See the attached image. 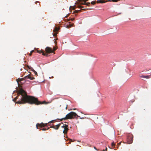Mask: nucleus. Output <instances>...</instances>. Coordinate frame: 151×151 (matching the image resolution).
I'll list each match as a JSON object with an SVG mask.
<instances>
[{"instance_id": "f257e3e1", "label": "nucleus", "mask_w": 151, "mask_h": 151, "mask_svg": "<svg viewBox=\"0 0 151 151\" xmlns=\"http://www.w3.org/2000/svg\"><path fill=\"white\" fill-rule=\"evenodd\" d=\"M18 96L13 99V101L15 102L17 99L18 98L19 100L16 102L18 104H22L27 103L31 104L38 105L44 104L45 102V101L42 102L39 101L37 98L34 96L27 95L26 92L22 88L18 91Z\"/></svg>"}, {"instance_id": "f03ea898", "label": "nucleus", "mask_w": 151, "mask_h": 151, "mask_svg": "<svg viewBox=\"0 0 151 151\" xmlns=\"http://www.w3.org/2000/svg\"><path fill=\"white\" fill-rule=\"evenodd\" d=\"M77 116L78 117H80V116L77 115L76 113L71 111L67 114L65 117L60 119V120L62 121L63 120L73 119Z\"/></svg>"}, {"instance_id": "7ed1b4c3", "label": "nucleus", "mask_w": 151, "mask_h": 151, "mask_svg": "<svg viewBox=\"0 0 151 151\" xmlns=\"http://www.w3.org/2000/svg\"><path fill=\"white\" fill-rule=\"evenodd\" d=\"M133 136L132 134H129L127 136V141L128 144H130L132 143Z\"/></svg>"}, {"instance_id": "20e7f679", "label": "nucleus", "mask_w": 151, "mask_h": 151, "mask_svg": "<svg viewBox=\"0 0 151 151\" xmlns=\"http://www.w3.org/2000/svg\"><path fill=\"white\" fill-rule=\"evenodd\" d=\"M47 125V123H41L40 124L37 123L36 124V127L37 129H40V128H42V127H44Z\"/></svg>"}, {"instance_id": "39448f33", "label": "nucleus", "mask_w": 151, "mask_h": 151, "mask_svg": "<svg viewBox=\"0 0 151 151\" xmlns=\"http://www.w3.org/2000/svg\"><path fill=\"white\" fill-rule=\"evenodd\" d=\"M45 51L46 52L45 53H46L47 54H48L47 53L53 52V51H52V48L48 47H47L45 48Z\"/></svg>"}, {"instance_id": "423d86ee", "label": "nucleus", "mask_w": 151, "mask_h": 151, "mask_svg": "<svg viewBox=\"0 0 151 151\" xmlns=\"http://www.w3.org/2000/svg\"><path fill=\"white\" fill-rule=\"evenodd\" d=\"M37 52L39 53H42V55L46 56H49L48 54H47L46 53H45L43 50H37Z\"/></svg>"}, {"instance_id": "0eeeda50", "label": "nucleus", "mask_w": 151, "mask_h": 151, "mask_svg": "<svg viewBox=\"0 0 151 151\" xmlns=\"http://www.w3.org/2000/svg\"><path fill=\"white\" fill-rule=\"evenodd\" d=\"M61 124H59L57 125H53L52 126L50 127V128H52L56 130H57L59 129Z\"/></svg>"}, {"instance_id": "6e6552de", "label": "nucleus", "mask_w": 151, "mask_h": 151, "mask_svg": "<svg viewBox=\"0 0 151 151\" xmlns=\"http://www.w3.org/2000/svg\"><path fill=\"white\" fill-rule=\"evenodd\" d=\"M25 79H30L31 80H33L35 79L34 77H32L30 75H29L24 77Z\"/></svg>"}, {"instance_id": "1a4fd4ad", "label": "nucleus", "mask_w": 151, "mask_h": 151, "mask_svg": "<svg viewBox=\"0 0 151 151\" xmlns=\"http://www.w3.org/2000/svg\"><path fill=\"white\" fill-rule=\"evenodd\" d=\"M68 127H65L64 129V130L63 131V133L65 134H66L68 131L69 130L68 128Z\"/></svg>"}, {"instance_id": "9d476101", "label": "nucleus", "mask_w": 151, "mask_h": 151, "mask_svg": "<svg viewBox=\"0 0 151 151\" xmlns=\"http://www.w3.org/2000/svg\"><path fill=\"white\" fill-rule=\"evenodd\" d=\"M24 80V79L22 78H18V79H17V81L18 83V84H19V83H20L21 84L22 83L21 82V81H22Z\"/></svg>"}, {"instance_id": "9b49d317", "label": "nucleus", "mask_w": 151, "mask_h": 151, "mask_svg": "<svg viewBox=\"0 0 151 151\" xmlns=\"http://www.w3.org/2000/svg\"><path fill=\"white\" fill-rule=\"evenodd\" d=\"M105 1L100 0H98L96 1V3H105Z\"/></svg>"}, {"instance_id": "f8f14e48", "label": "nucleus", "mask_w": 151, "mask_h": 151, "mask_svg": "<svg viewBox=\"0 0 151 151\" xmlns=\"http://www.w3.org/2000/svg\"><path fill=\"white\" fill-rule=\"evenodd\" d=\"M59 27H55V29L53 30V32H57L59 30Z\"/></svg>"}, {"instance_id": "ddd939ff", "label": "nucleus", "mask_w": 151, "mask_h": 151, "mask_svg": "<svg viewBox=\"0 0 151 151\" xmlns=\"http://www.w3.org/2000/svg\"><path fill=\"white\" fill-rule=\"evenodd\" d=\"M140 77L141 78H150V76H140Z\"/></svg>"}, {"instance_id": "4468645a", "label": "nucleus", "mask_w": 151, "mask_h": 151, "mask_svg": "<svg viewBox=\"0 0 151 151\" xmlns=\"http://www.w3.org/2000/svg\"><path fill=\"white\" fill-rule=\"evenodd\" d=\"M68 125H66V124H63V126H61V127L63 128H64V129L66 127H68Z\"/></svg>"}, {"instance_id": "2eb2a0df", "label": "nucleus", "mask_w": 151, "mask_h": 151, "mask_svg": "<svg viewBox=\"0 0 151 151\" xmlns=\"http://www.w3.org/2000/svg\"><path fill=\"white\" fill-rule=\"evenodd\" d=\"M115 143H114V142H112L111 143V146L112 147H114V148H115Z\"/></svg>"}, {"instance_id": "dca6fc26", "label": "nucleus", "mask_w": 151, "mask_h": 151, "mask_svg": "<svg viewBox=\"0 0 151 151\" xmlns=\"http://www.w3.org/2000/svg\"><path fill=\"white\" fill-rule=\"evenodd\" d=\"M50 128L49 127H48L47 128V129H45V128H43V129H42V128H40V129L41 130H48V129H49Z\"/></svg>"}, {"instance_id": "f3484780", "label": "nucleus", "mask_w": 151, "mask_h": 151, "mask_svg": "<svg viewBox=\"0 0 151 151\" xmlns=\"http://www.w3.org/2000/svg\"><path fill=\"white\" fill-rule=\"evenodd\" d=\"M81 10H75L74 12H73L75 13H77L79 12H81Z\"/></svg>"}, {"instance_id": "a211bd4d", "label": "nucleus", "mask_w": 151, "mask_h": 151, "mask_svg": "<svg viewBox=\"0 0 151 151\" xmlns=\"http://www.w3.org/2000/svg\"><path fill=\"white\" fill-rule=\"evenodd\" d=\"M32 70V71H33L34 72V73H35V75H37V72L35 71L33 69Z\"/></svg>"}, {"instance_id": "6ab92c4d", "label": "nucleus", "mask_w": 151, "mask_h": 151, "mask_svg": "<svg viewBox=\"0 0 151 151\" xmlns=\"http://www.w3.org/2000/svg\"><path fill=\"white\" fill-rule=\"evenodd\" d=\"M57 34L58 32H54L53 33V35L54 36H55Z\"/></svg>"}, {"instance_id": "aec40b11", "label": "nucleus", "mask_w": 151, "mask_h": 151, "mask_svg": "<svg viewBox=\"0 0 151 151\" xmlns=\"http://www.w3.org/2000/svg\"><path fill=\"white\" fill-rule=\"evenodd\" d=\"M57 48L54 47L53 48V50H52V51H53V52L55 51V50L57 49Z\"/></svg>"}, {"instance_id": "412c9836", "label": "nucleus", "mask_w": 151, "mask_h": 151, "mask_svg": "<svg viewBox=\"0 0 151 151\" xmlns=\"http://www.w3.org/2000/svg\"><path fill=\"white\" fill-rule=\"evenodd\" d=\"M95 1H92L91 2V4H92L94 5L96 4Z\"/></svg>"}, {"instance_id": "4be33fe9", "label": "nucleus", "mask_w": 151, "mask_h": 151, "mask_svg": "<svg viewBox=\"0 0 151 151\" xmlns=\"http://www.w3.org/2000/svg\"><path fill=\"white\" fill-rule=\"evenodd\" d=\"M34 52V50H32L31 52H30V53L29 54V55L30 56H31L32 55V53L33 52Z\"/></svg>"}, {"instance_id": "5701e85b", "label": "nucleus", "mask_w": 151, "mask_h": 151, "mask_svg": "<svg viewBox=\"0 0 151 151\" xmlns=\"http://www.w3.org/2000/svg\"><path fill=\"white\" fill-rule=\"evenodd\" d=\"M113 2H116L119 1V0H111Z\"/></svg>"}, {"instance_id": "b1692460", "label": "nucleus", "mask_w": 151, "mask_h": 151, "mask_svg": "<svg viewBox=\"0 0 151 151\" xmlns=\"http://www.w3.org/2000/svg\"><path fill=\"white\" fill-rule=\"evenodd\" d=\"M78 7L79 8H83V6H81L80 5H79L78 6Z\"/></svg>"}, {"instance_id": "393cba45", "label": "nucleus", "mask_w": 151, "mask_h": 151, "mask_svg": "<svg viewBox=\"0 0 151 151\" xmlns=\"http://www.w3.org/2000/svg\"><path fill=\"white\" fill-rule=\"evenodd\" d=\"M55 121V120H52L51 121H50L49 122V123H53Z\"/></svg>"}, {"instance_id": "a878e982", "label": "nucleus", "mask_w": 151, "mask_h": 151, "mask_svg": "<svg viewBox=\"0 0 151 151\" xmlns=\"http://www.w3.org/2000/svg\"><path fill=\"white\" fill-rule=\"evenodd\" d=\"M75 9V6H73L72 7V9L73 10H74Z\"/></svg>"}, {"instance_id": "bb28decb", "label": "nucleus", "mask_w": 151, "mask_h": 151, "mask_svg": "<svg viewBox=\"0 0 151 151\" xmlns=\"http://www.w3.org/2000/svg\"><path fill=\"white\" fill-rule=\"evenodd\" d=\"M107 148L106 147L105 150H104L102 151H107Z\"/></svg>"}, {"instance_id": "cd10ccee", "label": "nucleus", "mask_w": 151, "mask_h": 151, "mask_svg": "<svg viewBox=\"0 0 151 151\" xmlns=\"http://www.w3.org/2000/svg\"><path fill=\"white\" fill-rule=\"evenodd\" d=\"M74 18H72L71 19V20L72 21H73V20H74Z\"/></svg>"}, {"instance_id": "c85d7f7f", "label": "nucleus", "mask_w": 151, "mask_h": 151, "mask_svg": "<svg viewBox=\"0 0 151 151\" xmlns=\"http://www.w3.org/2000/svg\"><path fill=\"white\" fill-rule=\"evenodd\" d=\"M121 143V142H120L119 143H118L117 144L118 145H120Z\"/></svg>"}, {"instance_id": "c756f323", "label": "nucleus", "mask_w": 151, "mask_h": 151, "mask_svg": "<svg viewBox=\"0 0 151 151\" xmlns=\"http://www.w3.org/2000/svg\"><path fill=\"white\" fill-rule=\"evenodd\" d=\"M54 43H55V44H56V43H57V42L56 41H54Z\"/></svg>"}, {"instance_id": "7c9ffc66", "label": "nucleus", "mask_w": 151, "mask_h": 151, "mask_svg": "<svg viewBox=\"0 0 151 151\" xmlns=\"http://www.w3.org/2000/svg\"><path fill=\"white\" fill-rule=\"evenodd\" d=\"M94 148L95 149H96V150H97L96 148V147H94Z\"/></svg>"}, {"instance_id": "2f4dec72", "label": "nucleus", "mask_w": 151, "mask_h": 151, "mask_svg": "<svg viewBox=\"0 0 151 151\" xmlns=\"http://www.w3.org/2000/svg\"><path fill=\"white\" fill-rule=\"evenodd\" d=\"M85 9H82L81 10H84Z\"/></svg>"}, {"instance_id": "473e14b6", "label": "nucleus", "mask_w": 151, "mask_h": 151, "mask_svg": "<svg viewBox=\"0 0 151 151\" xmlns=\"http://www.w3.org/2000/svg\"><path fill=\"white\" fill-rule=\"evenodd\" d=\"M71 7V6H70V8Z\"/></svg>"}, {"instance_id": "72a5a7b5", "label": "nucleus", "mask_w": 151, "mask_h": 151, "mask_svg": "<svg viewBox=\"0 0 151 151\" xmlns=\"http://www.w3.org/2000/svg\"><path fill=\"white\" fill-rule=\"evenodd\" d=\"M75 109H73V110H75Z\"/></svg>"}]
</instances>
